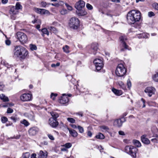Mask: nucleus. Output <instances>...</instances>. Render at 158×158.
Wrapping results in <instances>:
<instances>
[{
    "mask_svg": "<svg viewBox=\"0 0 158 158\" xmlns=\"http://www.w3.org/2000/svg\"><path fill=\"white\" fill-rule=\"evenodd\" d=\"M141 18V13L139 10H130L127 16V21L129 24L139 21Z\"/></svg>",
    "mask_w": 158,
    "mask_h": 158,
    "instance_id": "obj_1",
    "label": "nucleus"
},
{
    "mask_svg": "<svg viewBox=\"0 0 158 158\" xmlns=\"http://www.w3.org/2000/svg\"><path fill=\"white\" fill-rule=\"evenodd\" d=\"M125 151L132 157H136V153L138 151V149L135 147L132 146H126L125 148Z\"/></svg>",
    "mask_w": 158,
    "mask_h": 158,
    "instance_id": "obj_2",
    "label": "nucleus"
},
{
    "mask_svg": "<svg viewBox=\"0 0 158 158\" xmlns=\"http://www.w3.org/2000/svg\"><path fill=\"white\" fill-rule=\"evenodd\" d=\"M69 25L70 28L77 29L79 27L80 21L77 17L71 18L69 20Z\"/></svg>",
    "mask_w": 158,
    "mask_h": 158,
    "instance_id": "obj_3",
    "label": "nucleus"
},
{
    "mask_svg": "<svg viewBox=\"0 0 158 158\" xmlns=\"http://www.w3.org/2000/svg\"><path fill=\"white\" fill-rule=\"evenodd\" d=\"M126 70L123 65L122 64H118L115 71L116 75L120 77L123 76L126 73Z\"/></svg>",
    "mask_w": 158,
    "mask_h": 158,
    "instance_id": "obj_4",
    "label": "nucleus"
},
{
    "mask_svg": "<svg viewBox=\"0 0 158 158\" xmlns=\"http://www.w3.org/2000/svg\"><path fill=\"white\" fill-rule=\"evenodd\" d=\"M17 39L21 44H23L27 43L28 38L26 34L23 32H18L16 34Z\"/></svg>",
    "mask_w": 158,
    "mask_h": 158,
    "instance_id": "obj_5",
    "label": "nucleus"
},
{
    "mask_svg": "<svg viewBox=\"0 0 158 158\" xmlns=\"http://www.w3.org/2000/svg\"><path fill=\"white\" fill-rule=\"evenodd\" d=\"M103 61L101 59H96L94 61L96 70L97 71L100 70L103 67L104 64Z\"/></svg>",
    "mask_w": 158,
    "mask_h": 158,
    "instance_id": "obj_6",
    "label": "nucleus"
},
{
    "mask_svg": "<svg viewBox=\"0 0 158 158\" xmlns=\"http://www.w3.org/2000/svg\"><path fill=\"white\" fill-rule=\"evenodd\" d=\"M119 39L121 42V47H123L124 48H121L120 51H124L125 49H128V46L127 45L125 41L127 40L126 36H122L119 38Z\"/></svg>",
    "mask_w": 158,
    "mask_h": 158,
    "instance_id": "obj_7",
    "label": "nucleus"
},
{
    "mask_svg": "<svg viewBox=\"0 0 158 158\" xmlns=\"http://www.w3.org/2000/svg\"><path fill=\"white\" fill-rule=\"evenodd\" d=\"M155 89L152 87H148L145 88L144 92L150 97L154 94Z\"/></svg>",
    "mask_w": 158,
    "mask_h": 158,
    "instance_id": "obj_8",
    "label": "nucleus"
},
{
    "mask_svg": "<svg viewBox=\"0 0 158 158\" xmlns=\"http://www.w3.org/2000/svg\"><path fill=\"white\" fill-rule=\"evenodd\" d=\"M32 95L29 94H24L20 96L21 100L23 102L28 101L31 100Z\"/></svg>",
    "mask_w": 158,
    "mask_h": 158,
    "instance_id": "obj_9",
    "label": "nucleus"
},
{
    "mask_svg": "<svg viewBox=\"0 0 158 158\" xmlns=\"http://www.w3.org/2000/svg\"><path fill=\"white\" fill-rule=\"evenodd\" d=\"M24 47L21 46H17L15 48L14 55L17 57H19L21 52L23 51Z\"/></svg>",
    "mask_w": 158,
    "mask_h": 158,
    "instance_id": "obj_10",
    "label": "nucleus"
},
{
    "mask_svg": "<svg viewBox=\"0 0 158 158\" xmlns=\"http://www.w3.org/2000/svg\"><path fill=\"white\" fill-rule=\"evenodd\" d=\"M85 2L82 0H80L76 3L75 7L77 10H81L85 7Z\"/></svg>",
    "mask_w": 158,
    "mask_h": 158,
    "instance_id": "obj_11",
    "label": "nucleus"
},
{
    "mask_svg": "<svg viewBox=\"0 0 158 158\" xmlns=\"http://www.w3.org/2000/svg\"><path fill=\"white\" fill-rule=\"evenodd\" d=\"M48 123L49 125L53 128L56 127L59 124V123L57 119L54 118H50L48 120Z\"/></svg>",
    "mask_w": 158,
    "mask_h": 158,
    "instance_id": "obj_12",
    "label": "nucleus"
},
{
    "mask_svg": "<svg viewBox=\"0 0 158 158\" xmlns=\"http://www.w3.org/2000/svg\"><path fill=\"white\" fill-rule=\"evenodd\" d=\"M39 129L36 127H33L30 128L28 131L29 134L31 136H34L38 132Z\"/></svg>",
    "mask_w": 158,
    "mask_h": 158,
    "instance_id": "obj_13",
    "label": "nucleus"
},
{
    "mask_svg": "<svg viewBox=\"0 0 158 158\" xmlns=\"http://www.w3.org/2000/svg\"><path fill=\"white\" fill-rule=\"evenodd\" d=\"M69 102V98L65 94H63L61 97V98L59 100L60 103L64 104L67 103Z\"/></svg>",
    "mask_w": 158,
    "mask_h": 158,
    "instance_id": "obj_14",
    "label": "nucleus"
},
{
    "mask_svg": "<svg viewBox=\"0 0 158 158\" xmlns=\"http://www.w3.org/2000/svg\"><path fill=\"white\" fill-rule=\"evenodd\" d=\"M98 43H93L91 45V51L93 54H95L96 53V51H97L98 48Z\"/></svg>",
    "mask_w": 158,
    "mask_h": 158,
    "instance_id": "obj_15",
    "label": "nucleus"
},
{
    "mask_svg": "<svg viewBox=\"0 0 158 158\" xmlns=\"http://www.w3.org/2000/svg\"><path fill=\"white\" fill-rule=\"evenodd\" d=\"M28 54V51L24 48L23 49V51L21 52L20 55L19 57L21 59H24L26 57Z\"/></svg>",
    "mask_w": 158,
    "mask_h": 158,
    "instance_id": "obj_16",
    "label": "nucleus"
},
{
    "mask_svg": "<svg viewBox=\"0 0 158 158\" xmlns=\"http://www.w3.org/2000/svg\"><path fill=\"white\" fill-rule=\"evenodd\" d=\"M47 155L46 152H43L42 151H40L38 156V158H46Z\"/></svg>",
    "mask_w": 158,
    "mask_h": 158,
    "instance_id": "obj_17",
    "label": "nucleus"
},
{
    "mask_svg": "<svg viewBox=\"0 0 158 158\" xmlns=\"http://www.w3.org/2000/svg\"><path fill=\"white\" fill-rule=\"evenodd\" d=\"M76 14L79 16H83L87 14L86 10H76Z\"/></svg>",
    "mask_w": 158,
    "mask_h": 158,
    "instance_id": "obj_18",
    "label": "nucleus"
},
{
    "mask_svg": "<svg viewBox=\"0 0 158 158\" xmlns=\"http://www.w3.org/2000/svg\"><path fill=\"white\" fill-rule=\"evenodd\" d=\"M146 135H143L141 136V139L142 142L145 144H149L150 143L149 140L146 137Z\"/></svg>",
    "mask_w": 158,
    "mask_h": 158,
    "instance_id": "obj_19",
    "label": "nucleus"
},
{
    "mask_svg": "<svg viewBox=\"0 0 158 158\" xmlns=\"http://www.w3.org/2000/svg\"><path fill=\"white\" fill-rule=\"evenodd\" d=\"M123 123L120 119H117L115 120L114 122V125L117 127H120L122 126Z\"/></svg>",
    "mask_w": 158,
    "mask_h": 158,
    "instance_id": "obj_20",
    "label": "nucleus"
},
{
    "mask_svg": "<svg viewBox=\"0 0 158 158\" xmlns=\"http://www.w3.org/2000/svg\"><path fill=\"white\" fill-rule=\"evenodd\" d=\"M48 29L50 31L55 34H56L58 32V30L55 27L52 26H48Z\"/></svg>",
    "mask_w": 158,
    "mask_h": 158,
    "instance_id": "obj_21",
    "label": "nucleus"
},
{
    "mask_svg": "<svg viewBox=\"0 0 158 158\" xmlns=\"http://www.w3.org/2000/svg\"><path fill=\"white\" fill-rule=\"evenodd\" d=\"M112 91L116 95L120 96L122 94V92L121 90L117 89L114 88L112 89Z\"/></svg>",
    "mask_w": 158,
    "mask_h": 158,
    "instance_id": "obj_22",
    "label": "nucleus"
},
{
    "mask_svg": "<svg viewBox=\"0 0 158 158\" xmlns=\"http://www.w3.org/2000/svg\"><path fill=\"white\" fill-rule=\"evenodd\" d=\"M68 129L70 134L72 136L74 137L77 136L78 133L75 130L72 129H69V128Z\"/></svg>",
    "mask_w": 158,
    "mask_h": 158,
    "instance_id": "obj_23",
    "label": "nucleus"
},
{
    "mask_svg": "<svg viewBox=\"0 0 158 158\" xmlns=\"http://www.w3.org/2000/svg\"><path fill=\"white\" fill-rule=\"evenodd\" d=\"M18 13V10H9V13L10 14L11 18L13 19H15L16 17L15 15Z\"/></svg>",
    "mask_w": 158,
    "mask_h": 158,
    "instance_id": "obj_24",
    "label": "nucleus"
},
{
    "mask_svg": "<svg viewBox=\"0 0 158 158\" xmlns=\"http://www.w3.org/2000/svg\"><path fill=\"white\" fill-rule=\"evenodd\" d=\"M36 12L42 15H48L49 14L48 10H36Z\"/></svg>",
    "mask_w": 158,
    "mask_h": 158,
    "instance_id": "obj_25",
    "label": "nucleus"
},
{
    "mask_svg": "<svg viewBox=\"0 0 158 158\" xmlns=\"http://www.w3.org/2000/svg\"><path fill=\"white\" fill-rule=\"evenodd\" d=\"M50 114L52 117L51 118H54V119H56V118L59 117V115L56 112L52 111L50 112Z\"/></svg>",
    "mask_w": 158,
    "mask_h": 158,
    "instance_id": "obj_26",
    "label": "nucleus"
},
{
    "mask_svg": "<svg viewBox=\"0 0 158 158\" xmlns=\"http://www.w3.org/2000/svg\"><path fill=\"white\" fill-rule=\"evenodd\" d=\"M0 99L5 102L9 101V99L6 96L3 94H2L0 95Z\"/></svg>",
    "mask_w": 158,
    "mask_h": 158,
    "instance_id": "obj_27",
    "label": "nucleus"
},
{
    "mask_svg": "<svg viewBox=\"0 0 158 158\" xmlns=\"http://www.w3.org/2000/svg\"><path fill=\"white\" fill-rule=\"evenodd\" d=\"M133 143L134 145L137 147H139L141 146V144L140 142L137 140L134 139L133 140Z\"/></svg>",
    "mask_w": 158,
    "mask_h": 158,
    "instance_id": "obj_28",
    "label": "nucleus"
},
{
    "mask_svg": "<svg viewBox=\"0 0 158 158\" xmlns=\"http://www.w3.org/2000/svg\"><path fill=\"white\" fill-rule=\"evenodd\" d=\"M118 85L121 88L124 90L126 89V86L122 81H118Z\"/></svg>",
    "mask_w": 158,
    "mask_h": 158,
    "instance_id": "obj_29",
    "label": "nucleus"
},
{
    "mask_svg": "<svg viewBox=\"0 0 158 158\" xmlns=\"http://www.w3.org/2000/svg\"><path fill=\"white\" fill-rule=\"evenodd\" d=\"M100 128L102 131L104 132H108L109 128L107 126H102L100 127Z\"/></svg>",
    "mask_w": 158,
    "mask_h": 158,
    "instance_id": "obj_30",
    "label": "nucleus"
},
{
    "mask_svg": "<svg viewBox=\"0 0 158 158\" xmlns=\"http://www.w3.org/2000/svg\"><path fill=\"white\" fill-rule=\"evenodd\" d=\"M69 47L67 45H65V46H64L63 48V49L64 52L66 53H69L70 52L69 51Z\"/></svg>",
    "mask_w": 158,
    "mask_h": 158,
    "instance_id": "obj_31",
    "label": "nucleus"
},
{
    "mask_svg": "<svg viewBox=\"0 0 158 158\" xmlns=\"http://www.w3.org/2000/svg\"><path fill=\"white\" fill-rule=\"evenodd\" d=\"M96 137L98 139H102L104 138V136L103 134L99 133L98 135L96 136Z\"/></svg>",
    "mask_w": 158,
    "mask_h": 158,
    "instance_id": "obj_32",
    "label": "nucleus"
},
{
    "mask_svg": "<svg viewBox=\"0 0 158 158\" xmlns=\"http://www.w3.org/2000/svg\"><path fill=\"white\" fill-rule=\"evenodd\" d=\"M41 31L43 33L47 35H49V32L48 31V29L46 28H44L42 29Z\"/></svg>",
    "mask_w": 158,
    "mask_h": 158,
    "instance_id": "obj_33",
    "label": "nucleus"
},
{
    "mask_svg": "<svg viewBox=\"0 0 158 158\" xmlns=\"http://www.w3.org/2000/svg\"><path fill=\"white\" fill-rule=\"evenodd\" d=\"M152 78L155 81L158 82V72L153 75Z\"/></svg>",
    "mask_w": 158,
    "mask_h": 158,
    "instance_id": "obj_34",
    "label": "nucleus"
},
{
    "mask_svg": "<svg viewBox=\"0 0 158 158\" xmlns=\"http://www.w3.org/2000/svg\"><path fill=\"white\" fill-rule=\"evenodd\" d=\"M27 115V116L28 118L31 120H34L35 119L34 116L32 114H26Z\"/></svg>",
    "mask_w": 158,
    "mask_h": 158,
    "instance_id": "obj_35",
    "label": "nucleus"
},
{
    "mask_svg": "<svg viewBox=\"0 0 158 158\" xmlns=\"http://www.w3.org/2000/svg\"><path fill=\"white\" fill-rule=\"evenodd\" d=\"M1 63L2 64H3L4 66L6 67L7 68H9L11 67L10 65H9L8 63L6 62L2 61Z\"/></svg>",
    "mask_w": 158,
    "mask_h": 158,
    "instance_id": "obj_36",
    "label": "nucleus"
},
{
    "mask_svg": "<svg viewBox=\"0 0 158 158\" xmlns=\"http://www.w3.org/2000/svg\"><path fill=\"white\" fill-rule=\"evenodd\" d=\"M67 121L71 123H75V120L73 118H67Z\"/></svg>",
    "mask_w": 158,
    "mask_h": 158,
    "instance_id": "obj_37",
    "label": "nucleus"
},
{
    "mask_svg": "<svg viewBox=\"0 0 158 158\" xmlns=\"http://www.w3.org/2000/svg\"><path fill=\"white\" fill-rule=\"evenodd\" d=\"M22 6L18 2L16 4L15 6V9L17 10L22 9Z\"/></svg>",
    "mask_w": 158,
    "mask_h": 158,
    "instance_id": "obj_38",
    "label": "nucleus"
},
{
    "mask_svg": "<svg viewBox=\"0 0 158 158\" xmlns=\"http://www.w3.org/2000/svg\"><path fill=\"white\" fill-rule=\"evenodd\" d=\"M30 156L29 152H26L23 154V158H29Z\"/></svg>",
    "mask_w": 158,
    "mask_h": 158,
    "instance_id": "obj_39",
    "label": "nucleus"
},
{
    "mask_svg": "<svg viewBox=\"0 0 158 158\" xmlns=\"http://www.w3.org/2000/svg\"><path fill=\"white\" fill-rule=\"evenodd\" d=\"M63 146L66 148L67 149L70 148L72 146V144L70 143H67L64 145Z\"/></svg>",
    "mask_w": 158,
    "mask_h": 158,
    "instance_id": "obj_40",
    "label": "nucleus"
},
{
    "mask_svg": "<svg viewBox=\"0 0 158 158\" xmlns=\"http://www.w3.org/2000/svg\"><path fill=\"white\" fill-rule=\"evenodd\" d=\"M21 123L23 124L26 126H27L29 125V123L26 120L24 119L22 121H21Z\"/></svg>",
    "mask_w": 158,
    "mask_h": 158,
    "instance_id": "obj_41",
    "label": "nucleus"
},
{
    "mask_svg": "<svg viewBox=\"0 0 158 158\" xmlns=\"http://www.w3.org/2000/svg\"><path fill=\"white\" fill-rule=\"evenodd\" d=\"M137 37L139 38H145V35L144 33L139 34L137 36Z\"/></svg>",
    "mask_w": 158,
    "mask_h": 158,
    "instance_id": "obj_42",
    "label": "nucleus"
},
{
    "mask_svg": "<svg viewBox=\"0 0 158 158\" xmlns=\"http://www.w3.org/2000/svg\"><path fill=\"white\" fill-rule=\"evenodd\" d=\"M30 49L31 50H36L37 49V47L35 45L30 44Z\"/></svg>",
    "mask_w": 158,
    "mask_h": 158,
    "instance_id": "obj_43",
    "label": "nucleus"
},
{
    "mask_svg": "<svg viewBox=\"0 0 158 158\" xmlns=\"http://www.w3.org/2000/svg\"><path fill=\"white\" fill-rule=\"evenodd\" d=\"M77 128L80 133H83L84 132V129L82 127L80 126H77Z\"/></svg>",
    "mask_w": 158,
    "mask_h": 158,
    "instance_id": "obj_44",
    "label": "nucleus"
},
{
    "mask_svg": "<svg viewBox=\"0 0 158 158\" xmlns=\"http://www.w3.org/2000/svg\"><path fill=\"white\" fill-rule=\"evenodd\" d=\"M153 7L156 10H158V3H154L152 4Z\"/></svg>",
    "mask_w": 158,
    "mask_h": 158,
    "instance_id": "obj_45",
    "label": "nucleus"
},
{
    "mask_svg": "<svg viewBox=\"0 0 158 158\" xmlns=\"http://www.w3.org/2000/svg\"><path fill=\"white\" fill-rule=\"evenodd\" d=\"M86 7L89 10H91L93 9L92 6L88 3H87L86 5Z\"/></svg>",
    "mask_w": 158,
    "mask_h": 158,
    "instance_id": "obj_46",
    "label": "nucleus"
},
{
    "mask_svg": "<svg viewBox=\"0 0 158 158\" xmlns=\"http://www.w3.org/2000/svg\"><path fill=\"white\" fill-rule=\"evenodd\" d=\"M7 118L5 117H3L1 118V121L2 123H5L7 121Z\"/></svg>",
    "mask_w": 158,
    "mask_h": 158,
    "instance_id": "obj_47",
    "label": "nucleus"
},
{
    "mask_svg": "<svg viewBox=\"0 0 158 158\" xmlns=\"http://www.w3.org/2000/svg\"><path fill=\"white\" fill-rule=\"evenodd\" d=\"M57 95L56 94L52 93L51 95V98L53 100L55 99V97Z\"/></svg>",
    "mask_w": 158,
    "mask_h": 158,
    "instance_id": "obj_48",
    "label": "nucleus"
},
{
    "mask_svg": "<svg viewBox=\"0 0 158 158\" xmlns=\"http://www.w3.org/2000/svg\"><path fill=\"white\" fill-rule=\"evenodd\" d=\"M127 85L128 88H130L131 87V83L129 79H128L127 81Z\"/></svg>",
    "mask_w": 158,
    "mask_h": 158,
    "instance_id": "obj_49",
    "label": "nucleus"
},
{
    "mask_svg": "<svg viewBox=\"0 0 158 158\" xmlns=\"http://www.w3.org/2000/svg\"><path fill=\"white\" fill-rule=\"evenodd\" d=\"M68 12V10H60V13L62 15H64L67 14Z\"/></svg>",
    "mask_w": 158,
    "mask_h": 158,
    "instance_id": "obj_50",
    "label": "nucleus"
},
{
    "mask_svg": "<svg viewBox=\"0 0 158 158\" xmlns=\"http://www.w3.org/2000/svg\"><path fill=\"white\" fill-rule=\"evenodd\" d=\"M154 15L155 14L153 12L150 11L148 13V16L150 17L154 16Z\"/></svg>",
    "mask_w": 158,
    "mask_h": 158,
    "instance_id": "obj_51",
    "label": "nucleus"
},
{
    "mask_svg": "<svg viewBox=\"0 0 158 158\" xmlns=\"http://www.w3.org/2000/svg\"><path fill=\"white\" fill-rule=\"evenodd\" d=\"M65 5L67 7L68 10H72V7L67 3H65Z\"/></svg>",
    "mask_w": 158,
    "mask_h": 158,
    "instance_id": "obj_52",
    "label": "nucleus"
},
{
    "mask_svg": "<svg viewBox=\"0 0 158 158\" xmlns=\"http://www.w3.org/2000/svg\"><path fill=\"white\" fill-rule=\"evenodd\" d=\"M60 65V63L59 62H57L56 64H51V66L52 67H55L56 66H58Z\"/></svg>",
    "mask_w": 158,
    "mask_h": 158,
    "instance_id": "obj_53",
    "label": "nucleus"
},
{
    "mask_svg": "<svg viewBox=\"0 0 158 158\" xmlns=\"http://www.w3.org/2000/svg\"><path fill=\"white\" fill-rule=\"evenodd\" d=\"M5 43L6 45L9 46L11 44V41L10 40L7 39L5 41Z\"/></svg>",
    "mask_w": 158,
    "mask_h": 158,
    "instance_id": "obj_54",
    "label": "nucleus"
},
{
    "mask_svg": "<svg viewBox=\"0 0 158 158\" xmlns=\"http://www.w3.org/2000/svg\"><path fill=\"white\" fill-rule=\"evenodd\" d=\"M13 111V110L11 108H8L7 110V112L8 113H11Z\"/></svg>",
    "mask_w": 158,
    "mask_h": 158,
    "instance_id": "obj_55",
    "label": "nucleus"
},
{
    "mask_svg": "<svg viewBox=\"0 0 158 158\" xmlns=\"http://www.w3.org/2000/svg\"><path fill=\"white\" fill-rule=\"evenodd\" d=\"M48 136L50 139L52 140H54V137L51 135L48 134Z\"/></svg>",
    "mask_w": 158,
    "mask_h": 158,
    "instance_id": "obj_56",
    "label": "nucleus"
},
{
    "mask_svg": "<svg viewBox=\"0 0 158 158\" xmlns=\"http://www.w3.org/2000/svg\"><path fill=\"white\" fill-rule=\"evenodd\" d=\"M10 118L14 122H15L17 120V118L14 116H11Z\"/></svg>",
    "mask_w": 158,
    "mask_h": 158,
    "instance_id": "obj_57",
    "label": "nucleus"
},
{
    "mask_svg": "<svg viewBox=\"0 0 158 158\" xmlns=\"http://www.w3.org/2000/svg\"><path fill=\"white\" fill-rule=\"evenodd\" d=\"M4 87V85L1 83H0V91H2Z\"/></svg>",
    "mask_w": 158,
    "mask_h": 158,
    "instance_id": "obj_58",
    "label": "nucleus"
},
{
    "mask_svg": "<svg viewBox=\"0 0 158 158\" xmlns=\"http://www.w3.org/2000/svg\"><path fill=\"white\" fill-rule=\"evenodd\" d=\"M57 3H58L59 6L62 5L64 3V2H63L60 1H58Z\"/></svg>",
    "mask_w": 158,
    "mask_h": 158,
    "instance_id": "obj_59",
    "label": "nucleus"
},
{
    "mask_svg": "<svg viewBox=\"0 0 158 158\" xmlns=\"http://www.w3.org/2000/svg\"><path fill=\"white\" fill-rule=\"evenodd\" d=\"M118 133L119 135H125L124 132L123 131H119L118 132Z\"/></svg>",
    "mask_w": 158,
    "mask_h": 158,
    "instance_id": "obj_60",
    "label": "nucleus"
},
{
    "mask_svg": "<svg viewBox=\"0 0 158 158\" xmlns=\"http://www.w3.org/2000/svg\"><path fill=\"white\" fill-rule=\"evenodd\" d=\"M36 156V154L33 153L31 155V158H37Z\"/></svg>",
    "mask_w": 158,
    "mask_h": 158,
    "instance_id": "obj_61",
    "label": "nucleus"
},
{
    "mask_svg": "<svg viewBox=\"0 0 158 158\" xmlns=\"http://www.w3.org/2000/svg\"><path fill=\"white\" fill-rule=\"evenodd\" d=\"M87 135L89 137H91L92 136V133L90 131H89L88 132Z\"/></svg>",
    "mask_w": 158,
    "mask_h": 158,
    "instance_id": "obj_62",
    "label": "nucleus"
},
{
    "mask_svg": "<svg viewBox=\"0 0 158 158\" xmlns=\"http://www.w3.org/2000/svg\"><path fill=\"white\" fill-rule=\"evenodd\" d=\"M8 0H2V2L3 4H6L7 3Z\"/></svg>",
    "mask_w": 158,
    "mask_h": 158,
    "instance_id": "obj_63",
    "label": "nucleus"
},
{
    "mask_svg": "<svg viewBox=\"0 0 158 158\" xmlns=\"http://www.w3.org/2000/svg\"><path fill=\"white\" fill-rule=\"evenodd\" d=\"M51 25L55 26H57L58 25V24L57 22H54L52 23Z\"/></svg>",
    "mask_w": 158,
    "mask_h": 158,
    "instance_id": "obj_64",
    "label": "nucleus"
}]
</instances>
